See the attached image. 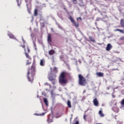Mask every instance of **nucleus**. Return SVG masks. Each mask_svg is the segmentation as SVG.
Masks as SVG:
<instances>
[{"label": "nucleus", "mask_w": 124, "mask_h": 124, "mask_svg": "<svg viewBox=\"0 0 124 124\" xmlns=\"http://www.w3.org/2000/svg\"><path fill=\"white\" fill-rule=\"evenodd\" d=\"M65 74H66V72H63L61 74L59 77V82L61 85H62V84H66V83H67V80L65 79Z\"/></svg>", "instance_id": "1"}, {"label": "nucleus", "mask_w": 124, "mask_h": 124, "mask_svg": "<svg viewBox=\"0 0 124 124\" xmlns=\"http://www.w3.org/2000/svg\"><path fill=\"white\" fill-rule=\"evenodd\" d=\"M86 78H84L81 74L78 75V84L80 86H85L86 85Z\"/></svg>", "instance_id": "2"}, {"label": "nucleus", "mask_w": 124, "mask_h": 124, "mask_svg": "<svg viewBox=\"0 0 124 124\" xmlns=\"http://www.w3.org/2000/svg\"><path fill=\"white\" fill-rule=\"evenodd\" d=\"M29 74H30V69H28V71L27 78L29 82H32L33 81V77L31 76V77H29Z\"/></svg>", "instance_id": "3"}, {"label": "nucleus", "mask_w": 124, "mask_h": 124, "mask_svg": "<svg viewBox=\"0 0 124 124\" xmlns=\"http://www.w3.org/2000/svg\"><path fill=\"white\" fill-rule=\"evenodd\" d=\"M69 19L70 20L71 22H72L73 23V24H74V25L75 26V27H76V28H78V27L79 26V25H78V24H76V22H75V20H74V19H73V18H72V17L70 16L69 17Z\"/></svg>", "instance_id": "4"}, {"label": "nucleus", "mask_w": 124, "mask_h": 124, "mask_svg": "<svg viewBox=\"0 0 124 124\" xmlns=\"http://www.w3.org/2000/svg\"><path fill=\"white\" fill-rule=\"evenodd\" d=\"M112 48H113L112 45L111 44H108L106 47V51H110Z\"/></svg>", "instance_id": "5"}, {"label": "nucleus", "mask_w": 124, "mask_h": 124, "mask_svg": "<svg viewBox=\"0 0 124 124\" xmlns=\"http://www.w3.org/2000/svg\"><path fill=\"white\" fill-rule=\"evenodd\" d=\"M53 115L49 114L48 116L47 122L48 123H52L53 122Z\"/></svg>", "instance_id": "6"}, {"label": "nucleus", "mask_w": 124, "mask_h": 124, "mask_svg": "<svg viewBox=\"0 0 124 124\" xmlns=\"http://www.w3.org/2000/svg\"><path fill=\"white\" fill-rule=\"evenodd\" d=\"M116 104V103H115V105L112 107V110H113L114 112H115V113H118V112H119V108L117 107Z\"/></svg>", "instance_id": "7"}, {"label": "nucleus", "mask_w": 124, "mask_h": 124, "mask_svg": "<svg viewBox=\"0 0 124 124\" xmlns=\"http://www.w3.org/2000/svg\"><path fill=\"white\" fill-rule=\"evenodd\" d=\"M40 65H41V66H44L45 65V60H44V59L40 60Z\"/></svg>", "instance_id": "8"}, {"label": "nucleus", "mask_w": 124, "mask_h": 124, "mask_svg": "<svg viewBox=\"0 0 124 124\" xmlns=\"http://www.w3.org/2000/svg\"><path fill=\"white\" fill-rule=\"evenodd\" d=\"M93 103L95 106H98V101H97V99L96 98L93 99Z\"/></svg>", "instance_id": "9"}, {"label": "nucleus", "mask_w": 124, "mask_h": 124, "mask_svg": "<svg viewBox=\"0 0 124 124\" xmlns=\"http://www.w3.org/2000/svg\"><path fill=\"white\" fill-rule=\"evenodd\" d=\"M56 77H57V76H56V75H54L53 76V77H48V80L49 81H53L54 80H56Z\"/></svg>", "instance_id": "10"}, {"label": "nucleus", "mask_w": 124, "mask_h": 124, "mask_svg": "<svg viewBox=\"0 0 124 124\" xmlns=\"http://www.w3.org/2000/svg\"><path fill=\"white\" fill-rule=\"evenodd\" d=\"M47 41L48 43L52 42V37H51V34H48V38H47Z\"/></svg>", "instance_id": "11"}, {"label": "nucleus", "mask_w": 124, "mask_h": 124, "mask_svg": "<svg viewBox=\"0 0 124 124\" xmlns=\"http://www.w3.org/2000/svg\"><path fill=\"white\" fill-rule=\"evenodd\" d=\"M96 75L97 76H98V77H103L104 74L101 72H98L96 73Z\"/></svg>", "instance_id": "12"}, {"label": "nucleus", "mask_w": 124, "mask_h": 124, "mask_svg": "<svg viewBox=\"0 0 124 124\" xmlns=\"http://www.w3.org/2000/svg\"><path fill=\"white\" fill-rule=\"evenodd\" d=\"M44 102L45 103L46 106H48V100L47 98H44Z\"/></svg>", "instance_id": "13"}, {"label": "nucleus", "mask_w": 124, "mask_h": 124, "mask_svg": "<svg viewBox=\"0 0 124 124\" xmlns=\"http://www.w3.org/2000/svg\"><path fill=\"white\" fill-rule=\"evenodd\" d=\"M8 35L9 36L10 38H15V37H14V35L13 34H11L10 32H9L8 33Z\"/></svg>", "instance_id": "14"}, {"label": "nucleus", "mask_w": 124, "mask_h": 124, "mask_svg": "<svg viewBox=\"0 0 124 124\" xmlns=\"http://www.w3.org/2000/svg\"><path fill=\"white\" fill-rule=\"evenodd\" d=\"M48 53L50 55H54L55 54V51L54 50H51L49 51Z\"/></svg>", "instance_id": "15"}, {"label": "nucleus", "mask_w": 124, "mask_h": 124, "mask_svg": "<svg viewBox=\"0 0 124 124\" xmlns=\"http://www.w3.org/2000/svg\"><path fill=\"white\" fill-rule=\"evenodd\" d=\"M67 105L69 108H71V102H70V101L68 100L67 101Z\"/></svg>", "instance_id": "16"}, {"label": "nucleus", "mask_w": 124, "mask_h": 124, "mask_svg": "<svg viewBox=\"0 0 124 124\" xmlns=\"http://www.w3.org/2000/svg\"><path fill=\"white\" fill-rule=\"evenodd\" d=\"M115 31H120L122 33H124V31L121 29H116L115 30Z\"/></svg>", "instance_id": "17"}, {"label": "nucleus", "mask_w": 124, "mask_h": 124, "mask_svg": "<svg viewBox=\"0 0 124 124\" xmlns=\"http://www.w3.org/2000/svg\"><path fill=\"white\" fill-rule=\"evenodd\" d=\"M50 93H51V97L52 98H55V94H54V91H51Z\"/></svg>", "instance_id": "18"}, {"label": "nucleus", "mask_w": 124, "mask_h": 124, "mask_svg": "<svg viewBox=\"0 0 124 124\" xmlns=\"http://www.w3.org/2000/svg\"><path fill=\"white\" fill-rule=\"evenodd\" d=\"M89 39H90L91 41L93 42V43H95V40L93 39V37L91 36H89Z\"/></svg>", "instance_id": "19"}, {"label": "nucleus", "mask_w": 124, "mask_h": 124, "mask_svg": "<svg viewBox=\"0 0 124 124\" xmlns=\"http://www.w3.org/2000/svg\"><path fill=\"white\" fill-rule=\"evenodd\" d=\"M99 114L100 116V117H104V114L102 113V111L99 110Z\"/></svg>", "instance_id": "20"}, {"label": "nucleus", "mask_w": 124, "mask_h": 124, "mask_svg": "<svg viewBox=\"0 0 124 124\" xmlns=\"http://www.w3.org/2000/svg\"><path fill=\"white\" fill-rule=\"evenodd\" d=\"M46 113V112H45V113L43 112V113H42V114H38L37 113H35L34 115L35 116H44V115H45Z\"/></svg>", "instance_id": "21"}, {"label": "nucleus", "mask_w": 124, "mask_h": 124, "mask_svg": "<svg viewBox=\"0 0 124 124\" xmlns=\"http://www.w3.org/2000/svg\"><path fill=\"white\" fill-rule=\"evenodd\" d=\"M53 71L56 73V72H58V68L54 67L53 68Z\"/></svg>", "instance_id": "22"}, {"label": "nucleus", "mask_w": 124, "mask_h": 124, "mask_svg": "<svg viewBox=\"0 0 124 124\" xmlns=\"http://www.w3.org/2000/svg\"><path fill=\"white\" fill-rule=\"evenodd\" d=\"M121 25L122 26V27H124V20H121Z\"/></svg>", "instance_id": "23"}, {"label": "nucleus", "mask_w": 124, "mask_h": 124, "mask_svg": "<svg viewBox=\"0 0 124 124\" xmlns=\"http://www.w3.org/2000/svg\"><path fill=\"white\" fill-rule=\"evenodd\" d=\"M31 70H32V72H31V74H32L34 72V67H31Z\"/></svg>", "instance_id": "24"}, {"label": "nucleus", "mask_w": 124, "mask_h": 124, "mask_svg": "<svg viewBox=\"0 0 124 124\" xmlns=\"http://www.w3.org/2000/svg\"><path fill=\"white\" fill-rule=\"evenodd\" d=\"M25 55L27 59H30L31 60V57L29 56V54H28L27 52H25Z\"/></svg>", "instance_id": "25"}, {"label": "nucleus", "mask_w": 124, "mask_h": 124, "mask_svg": "<svg viewBox=\"0 0 124 124\" xmlns=\"http://www.w3.org/2000/svg\"><path fill=\"white\" fill-rule=\"evenodd\" d=\"M51 81H52L51 83L53 85H55L56 84V82H57V80L56 79H54Z\"/></svg>", "instance_id": "26"}, {"label": "nucleus", "mask_w": 124, "mask_h": 124, "mask_svg": "<svg viewBox=\"0 0 124 124\" xmlns=\"http://www.w3.org/2000/svg\"><path fill=\"white\" fill-rule=\"evenodd\" d=\"M34 16H37V9L34 10Z\"/></svg>", "instance_id": "27"}, {"label": "nucleus", "mask_w": 124, "mask_h": 124, "mask_svg": "<svg viewBox=\"0 0 124 124\" xmlns=\"http://www.w3.org/2000/svg\"><path fill=\"white\" fill-rule=\"evenodd\" d=\"M121 104L122 106H124V99H123L122 100V101L121 102Z\"/></svg>", "instance_id": "28"}, {"label": "nucleus", "mask_w": 124, "mask_h": 124, "mask_svg": "<svg viewBox=\"0 0 124 124\" xmlns=\"http://www.w3.org/2000/svg\"><path fill=\"white\" fill-rule=\"evenodd\" d=\"M57 26L59 29H61V30H62V26H61V25L57 24Z\"/></svg>", "instance_id": "29"}, {"label": "nucleus", "mask_w": 124, "mask_h": 124, "mask_svg": "<svg viewBox=\"0 0 124 124\" xmlns=\"http://www.w3.org/2000/svg\"><path fill=\"white\" fill-rule=\"evenodd\" d=\"M46 85H47V86H49V89H51V85L50 84H49L47 83H45V85L46 86Z\"/></svg>", "instance_id": "30"}, {"label": "nucleus", "mask_w": 124, "mask_h": 124, "mask_svg": "<svg viewBox=\"0 0 124 124\" xmlns=\"http://www.w3.org/2000/svg\"><path fill=\"white\" fill-rule=\"evenodd\" d=\"M16 1L17 2L18 6H20V5H21V2H19V0H16Z\"/></svg>", "instance_id": "31"}, {"label": "nucleus", "mask_w": 124, "mask_h": 124, "mask_svg": "<svg viewBox=\"0 0 124 124\" xmlns=\"http://www.w3.org/2000/svg\"><path fill=\"white\" fill-rule=\"evenodd\" d=\"M31 62H29V60H28L26 63V65H28V64H31Z\"/></svg>", "instance_id": "32"}, {"label": "nucleus", "mask_w": 124, "mask_h": 124, "mask_svg": "<svg viewBox=\"0 0 124 124\" xmlns=\"http://www.w3.org/2000/svg\"><path fill=\"white\" fill-rule=\"evenodd\" d=\"M73 2L75 4H76V3H77V0H73Z\"/></svg>", "instance_id": "33"}, {"label": "nucleus", "mask_w": 124, "mask_h": 124, "mask_svg": "<svg viewBox=\"0 0 124 124\" xmlns=\"http://www.w3.org/2000/svg\"><path fill=\"white\" fill-rule=\"evenodd\" d=\"M120 40H124V36H122L120 38Z\"/></svg>", "instance_id": "34"}, {"label": "nucleus", "mask_w": 124, "mask_h": 124, "mask_svg": "<svg viewBox=\"0 0 124 124\" xmlns=\"http://www.w3.org/2000/svg\"><path fill=\"white\" fill-rule=\"evenodd\" d=\"M101 20V19L100 18H99V17H97V18H96V21H99V20Z\"/></svg>", "instance_id": "35"}, {"label": "nucleus", "mask_w": 124, "mask_h": 124, "mask_svg": "<svg viewBox=\"0 0 124 124\" xmlns=\"http://www.w3.org/2000/svg\"><path fill=\"white\" fill-rule=\"evenodd\" d=\"M31 36L32 39L33 38V34L32 33L31 34Z\"/></svg>", "instance_id": "36"}, {"label": "nucleus", "mask_w": 124, "mask_h": 124, "mask_svg": "<svg viewBox=\"0 0 124 124\" xmlns=\"http://www.w3.org/2000/svg\"><path fill=\"white\" fill-rule=\"evenodd\" d=\"M27 52L30 53V48H29V46H27Z\"/></svg>", "instance_id": "37"}, {"label": "nucleus", "mask_w": 124, "mask_h": 124, "mask_svg": "<svg viewBox=\"0 0 124 124\" xmlns=\"http://www.w3.org/2000/svg\"><path fill=\"white\" fill-rule=\"evenodd\" d=\"M60 58L61 60H62V59H63V55H61L60 56Z\"/></svg>", "instance_id": "38"}, {"label": "nucleus", "mask_w": 124, "mask_h": 124, "mask_svg": "<svg viewBox=\"0 0 124 124\" xmlns=\"http://www.w3.org/2000/svg\"><path fill=\"white\" fill-rule=\"evenodd\" d=\"M26 2L27 3V7L28 8L29 7V5L28 4V1H27V0H26Z\"/></svg>", "instance_id": "39"}, {"label": "nucleus", "mask_w": 124, "mask_h": 124, "mask_svg": "<svg viewBox=\"0 0 124 124\" xmlns=\"http://www.w3.org/2000/svg\"><path fill=\"white\" fill-rule=\"evenodd\" d=\"M86 117H87V116H86L85 115H84V116H83V119H84V120H86Z\"/></svg>", "instance_id": "40"}, {"label": "nucleus", "mask_w": 124, "mask_h": 124, "mask_svg": "<svg viewBox=\"0 0 124 124\" xmlns=\"http://www.w3.org/2000/svg\"><path fill=\"white\" fill-rule=\"evenodd\" d=\"M79 6H85V5H81L80 4H79Z\"/></svg>", "instance_id": "41"}, {"label": "nucleus", "mask_w": 124, "mask_h": 124, "mask_svg": "<svg viewBox=\"0 0 124 124\" xmlns=\"http://www.w3.org/2000/svg\"><path fill=\"white\" fill-rule=\"evenodd\" d=\"M22 40L23 41V43H25V40H24V38H23V37H22Z\"/></svg>", "instance_id": "42"}, {"label": "nucleus", "mask_w": 124, "mask_h": 124, "mask_svg": "<svg viewBox=\"0 0 124 124\" xmlns=\"http://www.w3.org/2000/svg\"><path fill=\"white\" fill-rule=\"evenodd\" d=\"M79 19L80 20H82V18L81 17H78L77 18V20H78Z\"/></svg>", "instance_id": "43"}, {"label": "nucleus", "mask_w": 124, "mask_h": 124, "mask_svg": "<svg viewBox=\"0 0 124 124\" xmlns=\"http://www.w3.org/2000/svg\"><path fill=\"white\" fill-rule=\"evenodd\" d=\"M22 46V47H23V48H25V45H24V46Z\"/></svg>", "instance_id": "44"}, {"label": "nucleus", "mask_w": 124, "mask_h": 124, "mask_svg": "<svg viewBox=\"0 0 124 124\" xmlns=\"http://www.w3.org/2000/svg\"><path fill=\"white\" fill-rule=\"evenodd\" d=\"M33 42V43H34V47H35V44L34 43V42Z\"/></svg>", "instance_id": "45"}, {"label": "nucleus", "mask_w": 124, "mask_h": 124, "mask_svg": "<svg viewBox=\"0 0 124 124\" xmlns=\"http://www.w3.org/2000/svg\"><path fill=\"white\" fill-rule=\"evenodd\" d=\"M86 93V90H84V91H83V93Z\"/></svg>", "instance_id": "46"}, {"label": "nucleus", "mask_w": 124, "mask_h": 124, "mask_svg": "<svg viewBox=\"0 0 124 124\" xmlns=\"http://www.w3.org/2000/svg\"><path fill=\"white\" fill-rule=\"evenodd\" d=\"M117 124H121V122H118Z\"/></svg>", "instance_id": "47"}, {"label": "nucleus", "mask_w": 124, "mask_h": 124, "mask_svg": "<svg viewBox=\"0 0 124 124\" xmlns=\"http://www.w3.org/2000/svg\"><path fill=\"white\" fill-rule=\"evenodd\" d=\"M72 119V117H71V118H70V121H71V119Z\"/></svg>", "instance_id": "48"}, {"label": "nucleus", "mask_w": 124, "mask_h": 124, "mask_svg": "<svg viewBox=\"0 0 124 124\" xmlns=\"http://www.w3.org/2000/svg\"><path fill=\"white\" fill-rule=\"evenodd\" d=\"M37 97H39V96L38 95H37Z\"/></svg>", "instance_id": "49"}, {"label": "nucleus", "mask_w": 124, "mask_h": 124, "mask_svg": "<svg viewBox=\"0 0 124 124\" xmlns=\"http://www.w3.org/2000/svg\"><path fill=\"white\" fill-rule=\"evenodd\" d=\"M51 31H53V28H51Z\"/></svg>", "instance_id": "50"}, {"label": "nucleus", "mask_w": 124, "mask_h": 124, "mask_svg": "<svg viewBox=\"0 0 124 124\" xmlns=\"http://www.w3.org/2000/svg\"><path fill=\"white\" fill-rule=\"evenodd\" d=\"M46 91H48V89H46Z\"/></svg>", "instance_id": "51"}, {"label": "nucleus", "mask_w": 124, "mask_h": 124, "mask_svg": "<svg viewBox=\"0 0 124 124\" xmlns=\"http://www.w3.org/2000/svg\"><path fill=\"white\" fill-rule=\"evenodd\" d=\"M29 13H30V11H29Z\"/></svg>", "instance_id": "52"}]
</instances>
